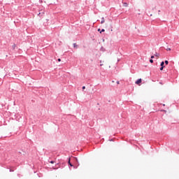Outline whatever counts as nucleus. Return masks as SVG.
I'll return each instance as SVG.
<instances>
[{"instance_id":"nucleus-22","label":"nucleus","mask_w":179,"mask_h":179,"mask_svg":"<svg viewBox=\"0 0 179 179\" xmlns=\"http://www.w3.org/2000/svg\"><path fill=\"white\" fill-rule=\"evenodd\" d=\"M163 106H166V105L164 104Z\"/></svg>"},{"instance_id":"nucleus-1","label":"nucleus","mask_w":179,"mask_h":179,"mask_svg":"<svg viewBox=\"0 0 179 179\" xmlns=\"http://www.w3.org/2000/svg\"><path fill=\"white\" fill-rule=\"evenodd\" d=\"M141 83H142V80L140 78V79L137 80L135 83L140 86Z\"/></svg>"},{"instance_id":"nucleus-20","label":"nucleus","mask_w":179,"mask_h":179,"mask_svg":"<svg viewBox=\"0 0 179 179\" xmlns=\"http://www.w3.org/2000/svg\"><path fill=\"white\" fill-rule=\"evenodd\" d=\"M150 16H151V17H152V15L151 14V15H150Z\"/></svg>"},{"instance_id":"nucleus-19","label":"nucleus","mask_w":179,"mask_h":179,"mask_svg":"<svg viewBox=\"0 0 179 179\" xmlns=\"http://www.w3.org/2000/svg\"><path fill=\"white\" fill-rule=\"evenodd\" d=\"M162 112H163V111H164V112H165V110H162Z\"/></svg>"},{"instance_id":"nucleus-8","label":"nucleus","mask_w":179,"mask_h":179,"mask_svg":"<svg viewBox=\"0 0 179 179\" xmlns=\"http://www.w3.org/2000/svg\"><path fill=\"white\" fill-rule=\"evenodd\" d=\"M165 64H166V65H168V64H169V61H168V60H166V61H165Z\"/></svg>"},{"instance_id":"nucleus-10","label":"nucleus","mask_w":179,"mask_h":179,"mask_svg":"<svg viewBox=\"0 0 179 179\" xmlns=\"http://www.w3.org/2000/svg\"><path fill=\"white\" fill-rule=\"evenodd\" d=\"M105 32V29H101V31L100 33H103Z\"/></svg>"},{"instance_id":"nucleus-6","label":"nucleus","mask_w":179,"mask_h":179,"mask_svg":"<svg viewBox=\"0 0 179 179\" xmlns=\"http://www.w3.org/2000/svg\"><path fill=\"white\" fill-rule=\"evenodd\" d=\"M69 166H71V167L73 166V165L71 164V159H69Z\"/></svg>"},{"instance_id":"nucleus-11","label":"nucleus","mask_w":179,"mask_h":179,"mask_svg":"<svg viewBox=\"0 0 179 179\" xmlns=\"http://www.w3.org/2000/svg\"><path fill=\"white\" fill-rule=\"evenodd\" d=\"M164 67L161 66L160 71H163Z\"/></svg>"},{"instance_id":"nucleus-3","label":"nucleus","mask_w":179,"mask_h":179,"mask_svg":"<svg viewBox=\"0 0 179 179\" xmlns=\"http://www.w3.org/2000/svg\"><path fill=\"white\" fill-rule=\"evenodd\" d=\"M123 6H124V8H127V7H128V3H123Z\"/></svg>"},{"instance_id":"nucleus-18","label":"nucleus","mask_w":179,"mask_h":179,"mask_svg":"<svg viewBox=\"0 0 179 179\" xmlns=\"http://www.w3.org/2000/svg\"><path fill=\"white\" fill-rule=\"evenodd\" d=\"M101 30H100V29H98V31H100Z\"/></svg>"},{"instance_id":"nucleus-5","label":"nucleus","mask_w":179,"mask_h":179,"mask_svg":"<svg viewBox=\"0 0 179 179\" xmlns=\"http://www.w3.org/2000/svg\"><path fill=\"white\" fill-rule=\"evenodd\" d=\"M104 22H105L104 17H102V20H101V24H103Z\"/></svg>"},{"instance_id":"nucleus-2","label":"nucleus","mask_w":179,"mask_h":179,"mask_svg":"<svg viewBox=\"0 0 179 179\" xmlns=\"http://www.w3.org/2000/svg\"><path fill=\"white\" fill-rule=\"evenodd\" d=\"M155 57L159 58L160 57V54L155 52V54L154 55Z\"/></svg>"},{"instance_id":"nucleus-4","label":"nucleus","mask_w":179,"mask_h":179,"mask_svg":"<svg viewBox=\"0 0 179 179\" xmlns=\"http://www.w3.org/2000/svg\"><path fill=\"white\" fill-rule=\"evenodd\" d=\"M160 66L161 67H164V62H161Z\"/></svg>"},{"instance_id":"nucleus-16","label":"nucleus","mask_w":179,"mask_h":179,"mask_svg":"<svg viewBox=\"0 0 179 179\" xmlns=\"http://www.w3.org/2000/svg\"><path fill=\"white\" fill-rule=\"evenodd\" d=\"M50 163H51V164H54L55 162H54V161H51Z\"/></svg>"},{"instance_id":"nucleus-15","label":"nucleus","mask_w":179,"mask_h":179,"mask_svg":"<svg viewBox=\"0 0 179 179\" xmlns=\"http://www.w3.org/2000/svg\"><path fill=\"white\" fill-rule=\"evenodd\" d=\"M85 89H86V87H85V86H83V90H85Z\"/></svg>"},{"instance_id":"nucleus-12","label":"nucleus","mask_w":179,"mask_h":179,"mask_svg":"<svg viewBox=\"0 0 179 179\" xmlns=\"http://www.w3.org/2000/svg\"><path fill=\"white\" fill-rule=\"evenodd\" d=\"M150 62L153 63V60L152 59H150Z\"/></svg>"},{"instance_id":"nucleus-17","label":"nucleus","mask_w":179,"mask_h":179,"mask_svg":"<svg viewBox=\"0 0 179 179\" xmlns=\"http://www.w3.org/2000/svg\"><path fill=\"white\" fill-rule=\"evenodd\" d=\"M117 85H120V81H117Z\"/></svg>"},{"instance_id":"nucleus-9","label":"nucleus","mask_w":179,"mask_h":179,"mask_svg":"<svg viewBox=\"0 0 179 179\" xmlns=\"http://www.w3.org/2000/svg\"><path fill=\"white\" fill-rule=\"evenodd\" d=\"M166 51H171V48H166Z\"/></svg>"},{"instance_id":"nucleus-14","label":"nucleus","mask_w":179,"mask_h":179,"mask_svg":"<svg viewBox=\"0 0 179 179\" xmlns=\"http://www.w3.org/2000/svg\"><path fill=\"white\" fill-rule=\"evenodd\" d=\"M57 61H58L59 62H61V59H57Z\"/></svg>"},{"instance_id":"nucleus-13","label":"nucleus","mask_w":179,"mask_h":179,"mask_svg":"<svg viewBox=\"0 0 179 179\" xmlns=\"http://www.w3.org/2000/svg\"><path fill=\"white\" fill-rule=\"evenodd\" d=\"M155 58V56L154 55H152L151 56V59H154Z\"/></svg>"},{"instance_id":"nucleus-7","label":"nucleus","mask_w":179,"mask_h":179,"mask_svg":"<svg viewBox=\"0 0 179 179\" xmlns=\"http://www.w3.org/2000/svg\"><path fill=\"white\" fill-rule=\"evenodd\" d=\"M73 47L74 48H77L78 47V45L76 43H73Z\"/></svg>"},{"instance_id":"nucleus-21","label":"nucleus","mask_w":179,"mask_h":179,"mask_svg":"<svg viewBox=\"0 0 179 179\" xmlns=\"http://www.w3.org/2000/svg\"><path fill=\"white\" fill-rule=\"evenodd\" d=\"M100 66H103V64H101Z\"/></svg>"}]
</instances>
